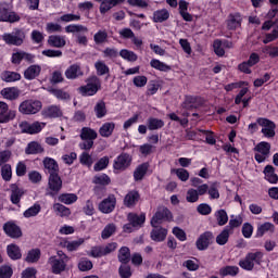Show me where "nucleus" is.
I'll use <instances>...</instances> for the list:
<instances>
[{"label":"nucleus","instance_id":"obj_8","mask_svg":"<svg viewBox=\"0 0 278 278\" xmlns=\"http://www.w3.org/2000/svg\"><path fill=\"white\" fill-rule=\"evenodd\" d=\"M256 123L258 124V126L263 127L261 132L264 135L266 139L275 138L276 124L273 121L265 117H258L256 119Z\"/></svg>","mask_w":278,"mask_h":278},{"label":"nucleus","instance_id":"obj_51","mask_svg":"<svg viewBox=\"0 0 278 278\" xmlns=\"http://www.w3.org/2000/svg\"><path fill=\"white\" fill-rule=\"evenodd\" d=\"M119 55L123 58V60H126V62H137L138 61V54H136V52L128 50V49H122L119 51Z\"/></svg>","mask_w":278,"mask_h":278},{"label":"nucleus","instance_id":"obj_22","mask_svg":"<svg viewBox=\"0 0 278 278\" xmlns=\"http://www.w3.org/2000/svg\"><path fill=\"white\" fill-rule=\"evenodd\" d=\"M140 201V192L138 190H130L124 198L125 207H136Z\"/></svg>","mask_w":278,"mask_h":278},{"label":"nucleus","instance_id":"obj_57","mask_svg":"<svg viewBox=\"0 0 278 278\" xmlns=\"http://www.w3.org/2000/svg\"><path fill=\"white\" fill-rule=\"evenodd\" d=\"M1 177L3 181H12V165L4 164L1 166Z\"/></svg>","mask_w":278,"mask_h":278},{"label":"nucleus","instance_id":"obj_52","mask_svg":"<svg viewBox=\"0 0 278 278\" xmlns=\"http://www.w3.org/2000/svg\"><path fill=\"white\" fill-rule=\"evenodd\" d=\"M230 233L231 231H229L226 227H224L220 233L216 237V243L220 247L227 244Z\"/></svg>","mask_w":278,"mask_h":278},{"label":"nucleus","instance_id":"obj_58","mask_svg":"<svg viewBox=\"0 0 278 278\" xmlns=\"http://www.w3.org/2000/svg\"><path fill=\"white\" fill-rule=\"evenodd\" d=\"M213 51L218 58H223L225 55V50L223 49V42L220 39H215L213 41Z\"/></svg>","mask_w":278,"mask_h":278},{"label":"nucleus","instance_id":"obj_64","mask_svg":"<svg viewBox=\"0 0 278 278\" xmlns=\"http://www.w3.org/2000/svg\"><path fill=\"white\" fill-rule=\"evenodd\" d=\"M12 275H14V270L12 269V266H9V265L0 266V278H12Z\"/></svg>","mask_w":278,"mask_h":278},{"label":"nucleus","instance_id":"obj_25","mask_svg":"<svg viewBox=\"0 0 278 278\" xmlns=\"http://www.w3.org/2000/svg\"><path fill=\"white\" fill-rule=\"evenodd\" d=\"M48 45L54 49H62L66 47V37L60 35H50L48 37Z\"/></svg>","mask_w":278,"mask_h":278},{"label":"nucleus","instance_id":"obj_49","mask_svg":"<svg viewBox=\"0 0 278 278\" xmlns=\"http://www.w3.org/2000/svg\"><path fill=\"white\" fill-rule=\"evenodd\" d=\"M53 210H54V212H56V214L59 216H61V218L71 216V208H68L64 204L54 203Z\"/></svg>","mask_w":278,"mask_h":278},{"label":"nucleus","instance_id":"obj_24","mask_svg":"<svg viewBox=\"0 0 278 278\" xmlns=\"http://www.w3.org/2000/svg\"><path fill=\"white\" fill-rule=\"evenodd\" d=\"M190 5V2L186 0H180L178 2V12L184 21L187 23H192L193 16L188 12V7Z\"/></svg>","mask_w":278,"mask_h":278},{"label":"nucleus","instance_id":"obj_4","mask_svg":"<svg viewBox=\"0 0 278 278\" xmlns=\"http://www.w3.org/2000/svg\"><path fill=\"white\" fill-rule=\"evenodd\" d=\"M2 40L5 45L13 47H21L25 42V30L21 28H14L12 33H5L2 35Z\"/></svg>","mask_w":278,"mask_h":278},{"label":"nucleus","instance_id":"obj_20","mask_svg":"<svg viewBox=\"0 0 278 278\" xmlns=\"http://www.w3.org/2000/svg\"><path fill=\"white\" fill-rule=\"evenodd\" d=\"M40 73H42V67L40 65H30L24 71V79H27V81H34L36 77H40Z\"/></svg>","mask_w":278,"mask_h":278},{"label":"nucleus","instance_id":"obj_33","mask_svg":"<svg viewBox=\"0 0 278 278\" xmlns=\"http://www.w3.org/2000/svg\"><path fill=\"white\" fill-rule=\"evenodd\" d=\"M117 260L122 264H129L131 262V250L128 247H122L118 250Z\"/></svg>","mask_w":278,"mask_h":278},{"label":"nucleus","instance_id":"obj_43","mask_svg":"<svg viewBox=\"0 0 278 278\" xmlns=\"http://www.w3.org/2000/svg\"><path fill=\"white\" fill-rule=\"evenodd\" d=\"M150 66L152 68H155V71H161L162 73H168V71H170L169 65H167L166 63H164L157 59H152L150 61Z\"/></svg>","mask_w":278,"mask_h":278},{"label":"nucleus","instance_id":"obj_56","mask_svg":"<svg viewBox=\"0 0 278 278\" xmlns=\"http://www.w3.org/2000/svg\"><path fill=\"white\" fill-rule=\"evenodd\" d=\"M92 261L89 258H80L78 262V270H80V273H88V270H92Z\"/></svg>","mask_w":278,"mask_h":278},{"label":"nucleus","instance_id":"obj_27","mask_svg":"<svg viewBox=\"0 0 278 278\" xmlns=\"http://www.w3.org/2000/svg\"><path fill=\"white\" fill-rule=\"evenodd\" d=\"M66 79H78V77H84V72L81 71V66L79 64H72L65 71Z\"/></svg>","mask_w":278,"mask_h":278},{"label":"nucleus","instance_id":"obj_36","mask_svg":"<svg viewBox=\"0 0 278 278\" xmlns=\"http://www.w3.org/2000/svg\"><path fill=\"white\" fill-rule=\"evenodd\" d=\"M170 18V13L166 9L156 10L153 12V23H164Z\"/></svg>","mask_w":278,"mask_h":278},{"label":"nucleus","instance_id":"obj_29","mask_svg":"<svg viewBox=\"0 0 278 278\" xmlns=\"http://www.w3.org/2000/svg\"><path fill=\"white\" fill-rule=\"evenodd\" d=\"M40 153H45V148L38 141H30L25 148L26 155H40Z\"/></svg>","mask_w":278,"mask_h":278},{"label":"nucleus","instance_id":"obj_7","mask_svg":"<svg viewBox=\"0 0 278 278\" xmlns=\"http://www.w3.org/2000/svg\"><path fill=\"white\" fill-rule=\"evenodd\" d=\"M50 190V191H49ZM60 190H62V177H60V174H54L48 177V191L47 197H58L60 193Z\"/></svg>","mask_w":278,"mask_h":278},{"label":"nucleus","instance_id":"obj_62","mask_svg":"<svg viewBox=\"0 0 278 278\" xmlns=\"http://www.w3.org/2000/svg\"><path fill=\"white\" fill-rule=\"evenodd\" d=\"M119 277L130 278L131 277V266L129 264H122L118 268Z\"/></svg>","mask_w":278,"mask_h":278},{"label":"nucleus","instance_id":"obj_47","mask_svg":"<svg viewBox=\"0 0 278 278\" xmlns=\"http://www.w3.org/2000/svg\"><path fill=\"white\" fill-rule=\"evenodd\" d=\"M94 68L99 77H103V75L110 74V66H108V64H105L103 61H97L94 63Z\"/></svg>","mask_w":278,"mask_h":278},{"label":"nucleus","instance_id":"obj_37","mask_svg":"<svg viewBox=\"0 0 278 278\" xmlns=\"http://www.w3.org/2000/svg\"><path fill=\"white\" fill-rule=\"evenodd\" d=\"M42 255V253L40 252V249L35 248L28 251L25 262H27V264H37V262L40 261V256Z\"/></svg>","mask_w":278,"mask_h":278},{"label":"nucleus","instance_id":"obj_45","mask_svg":"<svg viewBox=\"0 0 278 278\" xmlns=\"http://www.w3.org/2000/svg\"><path fill=\"white\" fill-rule=\"evenodd\" d=\"M274 224L266 222L256 229L255 238H262L266 232L274 231Z\"/></svg>","mask_w":278,"mask_h":278},{"label":"nucleus","instance_id":"obj_5","mask_svg":"<svg viewBox=\"0 0 278 278\" xmlns=\"http://www.w3.org/2000/svg\"><path fill=\"white\" fill-rule=\"evenodd\" d=\"M213 243L214 232H212L211 230H206L198 237L195 241V247L198 251L203 252L207 251V249H210V245H212Z\"/></svg>","mask_w":278,"mask_h":278},{"label":"nucleus","instance_id":"obj_63","mask_svg":"<svg viewBox=\"0 0 278 278\" xmlns=\"http://www.w3.org/2000/svg\"><path fill=\"white\" fill-rule=\"evenodd\" d=\"M84 242V239L75 240V241H65V248L70 253H73V251H77L79 249V245Z\"/></svg>","mask_w":278,"mask_h":278},{"label":"nucleus","instance_id":"obj_31","mask_svg":"<svg viewBox=\"0 0 278 278\" xmlns=\"http://www.w3.org/2000/svg\"><path fill=\"white\" fill-rule=\"evenodd\" d=\"M7 255L10 260L16 262V260H21L23 257V253L21 252V248L14 243H11L7 247Z\"/></svg>","mask_w":278,"mask_h":278},{"label":"nucleus","instance_id":"obj_19","mask_svg":"<svg viewBox=\"0 0 278 278\" xmlns=\"http://www.w3.org/2000/svg\"><path fill=\"white\" fill-rule=\"evenodd\" d=\"M201 106H203V100L201 99V97L186 96L184 102V108L186 110H198Z\"/></svg>","mask_w":278,"mask_h":278},{"label":"nucleus","instance_id":"obj_13","mask_svg":"<svg viewBox=\"0 0 278 278\" xmlns=\"http://www.w3.org/2000/svg\"><path fill=\"white\" fill-rule=\"evenodd\" d=\"M98 208L102 214H112V212L116 210V197L114 194H110L99 203Z\"/></svg>","mask_w":278,"mask_h":278},{"label":"nucleus","instance_id":"obj_39","mask_svg":"<svg viewBox=\"0 0 278 278\" xmlns=\"http://www.w3.org/2000/svg\"><path fill=\"white\" fill-rule=\"evenodd\" d=\"M239 274V267L233 265H227L219 269L220 277L231 276L235 277Z\"/></svg>","mask_w":278,"mask_h":278},{"label":"nucleus","instance_id":"obj_46","mask_svg":"<svg viewBox=\"0 0 278 278\" xmlns=\"http://www.w3.org/2000/svg\"><path fill=\"white\" fill-rule=\"evenodd\" d=\"M77 194L75 193H62L59 195V201L65 205H73V203H77Z\"/></svg>","mask_w":278,"mask_h":278},{"label":"nucleus","instance_id":"obj_28","mask_svg":"<svg viewBox=\"0 0 278 278\" xmlns=\"http://www.w3.org/2000/svg\"><path fill=\"white\" fill-rule=\"evenodd\" d=\"M166 236H168V230L162 227L159 228L157 226L154 227L150 233V238L154 242H164L166 240Z\"/></svg>","mask_w":278,"mask_h":278},{"label":"nucleus","instance_id":"obj_42","mask_svg":"<svg viewBox=\"0 0 278 278\" xmlns=\"http://www.w3.org/2000/svg\"><path fill=\"white\" fill-rule=\"evenodd\" d=\"M42 211V206L38 202H36L33 206L28 207L24 211V218H34V216H38V213Z\"/></svg>","mask_w":278,"mask_h":278},{"label":"nucleus","instance_id":"obj_6","mask_svg":"<svg viewBox=\"0 0 278 278\" xmlns=\"http://www.w3.org/2000/svg\"><path fill=\"white\" fill-rule=\"evenodd\" d=\"M46 126L47 124L42 122L29 123L27 121H24L20 123V129L22 134H28L29 136H36V134H40V131H42V128Z\"/></svg>","mask_w":278,"mask_h":278},{"label":"nucleus","instance_id":"obj_1","mask_svg":"<svg viewBox=\"0 0 278 278\" xmlns=\"http://www.w3.org/2000/svg\"><path fill=\"white\" fill-rule=\"evenodd\" d=\"M264 253L261 251L247 253L243 260H240L238 265L247 271H252L254 264L261 265L263 262Z\"/></svg>","mask_w":278,"mask_h":278},{"label":"nucleus","instance_id":"obj_54","mask_svg":"<svg viewBox=\"0 0 278 278\" xmlns=\"http://www.w3.org/2000/svg\"><path fill=\"white\" fill-rule=\"evenodd\" d=\"M93 42H96V45H105V42H108V30H98L93 35Z\"/></svg>","mask_w":278,"mask_h":278},{"label":"nucleus","instance_id":"obj_18","mask_svg":"<svg viewBox=\"0 0 278 278\" xmlns=\"http://www.w3.org/2000/svg\"><path fill=\"white\" fill-rule=\"evenodd\" d=\"M149 168H151V164L149 162H144L139 164L132 174L134 181H142L144 177H147V174L149 173Z\"/></svg>","mask_w":278,"mask_h":278},{"label":"nucleus","instance_id":"obj_10","mask_svg":"<svg viewBox=\"0 0 278 278\" xmlns=\"http://www.w3.org/2000/svg\"><path fill=\"white\" fill-rule=\"evenodd\" d=\"M3 231L8 238H12L13 240H18V238L23 237V230L21 226L16 225V222L9 220L3 225Z\"/></svg>","mask_w":278,"mask_h":278},{"label":"nucleus","instance_id":"obj_53","mask_svg":"<svg viewBox=\"0 0 278 278\" xmlns=\"http://www.w3.org/2000/svg\"><path fill=\"white\" fill-rule=\"evenodd\" d=\"M108 166H110V156H103L94 164L93 170L100 173V170H105Z\"/></svg>","mask_w":278,"mask_h":278},{"label":"nucleus","instance_id":"obj_23","mask_svg":"<svg viewBox=\"0 0 278 278\" xmlns=\"http://www.w3.org/2000/svg\"><path fill=\"white\" fill-rule=\"evenodd\" d=\"M11 203L13 205H18L21 203V199H23V195L25 194V190L18 187L16 184H11Z\"/></svg>","mask_w":278,"mask_h":278},{"label":"nucleus","instance_id":"obj_14","mask_svg":"<svg viewBox=\"0 0 278 278\" xmlns=\"http://www.w3.org/2000/svg\"><path fill=\"white\" fill-rule=\"evenodd\" d=\"M16 118V111L10 110L8 103L0 101V123L5 124Z\"/></svg>","mask_w":278,"mask_h":278},{"label":"nucleus","instance_id":"obj_12","mask_svg":"<svg viewBox=\"0 0 278 278\" xmlns=\"http://www.w3.org/2000/svg\"><path fill=\"white\" fill-rule=\"evenodd\" d=\"M131 166V155L127 152L121 153L113 162L114 170H127Z\"/></svg>","mask_w":278,"mask_h":278},{"label":"nucleus","instance_id":"obj_35","mask_svg":"<svg viewBox=\"0 0 278 278\" xmlns=\"http://www.w3.org/2000/svg\"><path fill=\"white\" fill-rule=\"evenodd\" d=\"M2 81L12 84L13 81H21V74L18 72L4 71L1 74Z\"/></svg>","mask_w":278,"mask_h":278},{"label":"nucleus","instance_id":"obj_34","mask_svg":"<svg viewBox=\"0 0 278 278\" xmlns=\"http://www.w3.org/2000/svg\"><path fill=\"white\" fill-rule=\"evenodd\" d=\"M114 129H116V124L113 122H106L100 127L99 134L102 138H110V136L114 134Z\"/></svg>","mask_w":278,"mask_h":278},{"label":"nucleus","instance_id":"obj_17","mask_svg":"<svg viewBox=\"0 0 278 278\" xmlns=\"http://www.w3.org/2000/svg\"><path fill=\"white\" fill-rule=\"evenodd\" d=\"M41 116H43V118H62L63 112L60 106L52 104L41 111Z\"/></svg>","mask_w":278,"mask_h":278},{"label":"nucleus","instance_id":"obj_61","mask_svg":"<svg viewBox=\"0 0 278 278\" xmlns=\"http://www.w3.org/2000/svg\"><path fill=\"white\" fill-rule=\"evenodd\" d=\"M62 81H64V76L62 75V72L60 70L52 72L50 77V84H52V86H55L58 84H62Z\"/></svg>","mask_w":278,"mask_h":278},{"label":"nucleus","instance_id":"obj_40","mask_svg":"<svg viewBox=\"0 0 278 278\" xmlns=\"http://www.w3.org/2000/svg\"><path fill=\"white\" fill-rule=\"evenodd\" d=\"M48 92H50V94H53V97H55L60 101H68V99H71V94L66 91H63L62 89H55L53 87H50L48 88Z\"/></svg>","mask_w":278,"mask_h":278},{"label":"nucleus","instance_id":"obj_55","mask_svg":"<svg viewBox=\"0 0 278 278\" xmlns=\"http://www.w3.org/2000/svg\"><path fill=\"white\" fill-rule=\"evenodd\" d=\"M116 233V226L114 224H109L104 227L101 232L102 240H108V238H112Z\"/></svg>","mask_w":278,"mask_h":278},{"label":"nucleus","instance_id":"obj_3","mask_svg":"<svg viewBox=\"0 0 278 278\" xmlns=\"http://www.w3.org/2000/svg\"><path fill=\"white\" fill-rule=\"evenodd\" d=\"M40 110H42V102L34 99L24 100L18 106V112L21 114H25L26 116L38 114Z\"/></svg>","mask_w":278,"mask_h":278},{"label":"nucleus","instance_id":"obj_44","mask_svg":"<svg viewBox=\"0 0 278 278\" xmlns=\"http://www.w3.org/2000/svg\"><path fill=\"white\" fill-rule=\"evenodd\" d=\"M93 110L97 118H103L108 114V108L105 106V101L103 100L98 101Z\"/></svg>","mask_w":278,"mask_h":278},{"label":"nucleus","instance_id":"obj_21","mask_svg":"<svg viewBox=\"0 0 278 278\" xmlns=\"http://www.w3.org/2000/svg\"><path fill=\"white\" fill-rule=\"evenodd\" d=\"M242 16L239 12L230 13L227 21V28L231 31L241 27Z\"/></svg>","mask_w":278,"mask_h":278},{"label":"nucleus","instance_id":"obj_59","mask_svg":"<svg viewBox=\"0 0 278 278\" xmlns=\"http://www.w3.org/2000/svg\"><path fill=\"white\" fill-rule=\"evenodd\" d=\"M111 181L112 180L110 179V176H108V174L94 176V178H93V184H96L98 186H110Z\"/></svg>","mask_w":278,"mask_h":278},{"label":"nucleus","instance_id":"obj_2","mask_svg":"<svg viewBox=\"0 0 278 278\" xmlns=\"http://www.w3.org/2000/svg\"><path fill=\"white\" fill-rule=\"evenodd\" d=\"M86 81L87 85L78 88L79 94L81 97H94L101 90V80L97 76H91Z\"/></svg>","mask_w":278,"mask_h":278},{"label":"nucleus","instance_id":"obj_60","mask_svg":"<svg viewBox=\"0 0 278 278\" xmlns=\"http://www.w3.org/2000/svg\"><path fill=\"white\" fill-rule=\"evenodd\" d=\"M186 200L188 203H197L199 202V192L194 188H190L187 191Z\"/></svg>","mask_w":278,"mask_h":278},{"label":"nucleus","instance_id":"obj_9","mask_svg":"<svg viewBox=\"0 0 278 278\" xmlns=\"http://www.w3.org/2000/svg\"><path fill=\"white\" fill-rule=\"evenodd\" d=\"M170 218H173L170 211L165 206H160L150 223L152 227H157L159 225H162L163 220H170Z\"/></svg>","mask_w":278,"mask_h":278},{"label":"nucleus","instance_id":"obj_48","mask_svg":"<svg viewBox=\"0 0 278 278\" xmlns=\"http://www.w3.org/2000/svg\"><path fill=\"white\" fill-rule=\"evenodd\" d=\"M215 218L219 227H223L228 223V214L224 208L215 212Z\"/></svg>","mask_w":278,"mask_h":278},{"label":"nucleus","instance_id":"obj_38","mask_svg":"<svg viewBox=\"0 0 278 278\" xmlns=\"http://www.w3.org/2000/svg\"><path fill=\"white\" fill-rule=\"evenodd\" d=\"M98 136L97 130L90 127H83L80 130L81 140H97Z\"/></svg>","mask_w":278,"mask_h":278},{"label":"nucleus","instance_id":"obj_41","mask_svg":"<svg viewBox=\"0 0 278 278\" xmlns=\"http://www.w3.org/2000/svg\"><path fill=\"white\" fill-rule=\"evenodd\" d=\"M148 129L150 131H155L157 129H162L164 127V121L157 118V117H150L147 122Z\"/></svg>","mask_w":278,"mask_h":278},{"label":"nucleus","instance_id":"obj_30","mask_svg":"<svg viewBox=\"0 0 278 278\" xmlns=\"http://www.w3.org/2000/svg\"><path fill=\"white\" fill-rule=\"evenodd\" d=\"M263 174L265 176V180L269 184L276 185L278 182V175L275 173V167L273 165H266Z\"/></svg>","mask_w":278,"mask_h":278},{"label":"nucleus","instance_id":"obj_32","mask_svg":"<svg viewBox=\"0 0 278 278\" xmlns=\"http://www.w3.org/2000/svg\"><path fill=\"white\" fill-rule=\"evenodd\" d=\"M127 219L134 227H141L143 223L147 220V215L141 213L140 215L136 213H129Z\"/></svg>","mask_w":278,"mask_h":278},{"label":"nucleus","instance_id":"obj_11","mask_svg":"<svg viewBox=\"0 0 278 278\" xmlns=\"http://www.w3.org/2000/svg\"><path fill=\"white\" fill-rule=\"evenodd\" d=\"M0 21L1 23H18L21 15L14 11H10L7 4H0Z\"/></svg>","mask_w":278,"mask_h":278},{"label":"nucleus","instance_id":"obj_15","mask_svg":"<svg viewBox=\"0 0 278 278\" xmlns=\"http://www.w3.org/2000/svg\"><path fill=\"white\" fill-rule=\"evenodd\" d=\"M46 175H60V164L53 157L46 156L42 161Z\"/></svg>","mask_w":278,"mask_h":278},{"label":"nucleus","instance_id":"obj_16","mask_svg":"<svg viewBox=\"0 0 278 278\" xmlns=\"http://www.w3.org/2000/svg\"><path fill=\"white\" fill-rule=\"evenodd\" d=\"M48 263L51 266L53 275H62L66 270V261L58 258V256H50Z\"/></svg>","mask_w":278,"mask_h":278},{"label":"nucleus","instance_id":"obj_50","mask_svg":"<svg viewBox=\"0 0 278 278\" xmlns=\"http://www.w3.org/2000/svg\"><path fill=\"white\" fill-rule=\"evenodd\" d=\"M254 151L260 154L268 156L270 154V143L267 141H261L254 148Z\"/></svg>","mask_w":278,"mask_h":278},{"label":"nucleus","instance_id":"obj_26","mask_svg":"<svg viewBox=\"0 0 278 278\" xmlns=\"http://www.w3.org/2000/svg\"><path fill=\"white\" fill-rule=\"evenodd\" d=\"M0 94L8 101H16L21 97V90L16 87H7L0 91Z\"/></svg>","mask_w":278,"mask_h":278}]
</instances>
